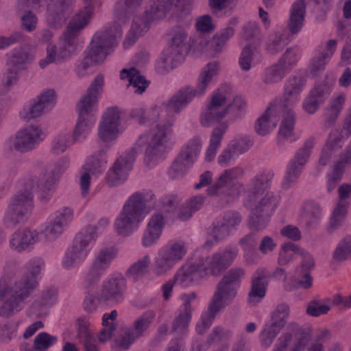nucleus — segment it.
I'll list each match as a JSON object with an SVG mask.
<instances>
[{
    "mask_svg": "<svg viewBox=\"0 0 351 351\" xmlns=\"http://www.w3.org/2000/svg\"><path fill=\"white\" fill-rule=\"evenodd\" d=\"M74 216L73 210L68 206H63L56 210L49 217L42 230L47 241H53L58 238L72 221Z\"/></svg>",
    "mask_w": 351,
    "mask_h": 351,
    "instance_id": "nucleus-21",
    "label": "nucleus"
},
{
    "mask_svg": "<svg viewBox=\"0 0 351 351\" xmlns=\"http://www.w3.org/2000/svg\"><path fill=\"white\" fill-rule=\"evenodd\" d=\"M151 265V257L145 254L128 268L126 275L128 278L136 281L146 274Z\"/></svg>",
    "mask_w": 351,
    "mask_h": 351,
    "instance_id": "nucleus-52",
    "label": "nucleus"
},
{
    "mask_svg": "<svg viewBox=\"0 0 351 351\" xmlns=\"http://www.w3.org/2000/svg\"><path fill=\"white\" fill-rule=\"evenodd\" d=\"M126 288L123 276L119 273L108 276L95 293H88L84 301V308L88 313L95 312L99 305L108 302L121 301Z\"/></svg>",
    "mask_w": 351,
    "mask_h": 351,
    "instance_id": "nucleus-10",
    "label": "nucleus"
},
{
    "mask_svg": "<svg viewBox=\"0 0 351 351\" xmlns=\"http://www.w3.org/2000/svg\"><path fill=\"white\" fill-rule=\"evenodd\" d=\"M288 44L287 30L283 26L277 27L269 35L266 50L271 54L280 52Z\"/></svg>",
    "mask_w": 351,
    "mask_h": 351,
    "instance_id": "nucleus-41",
    "label": "nucleus"
},
{
    "mask_svg": "<svg viewBox=\"0 0 351 351\" xmlns=\"http://www.w3.org/2000/svg\"><path fill=\"white\" fill-rule=\"evenodd\" d=\"M227 128L228 124L222 123L213 130L210 136L209 145L205 151L204 158L206 161H212L215 158Z\"/></svg>",
    "mask_w": 351,
    "mask_h": 351,
    "instance_id": "nucleus-43",
    "label": "nucleus"
},
{
    "mask_svg": "<svg viewBox=\"0 0 351 351\" xmlns=\"http://www.w3.org/2000/svg\"><path fill=\"white\" fill-rule=\"evenodd\" d=\"M242 173L243 169L239 167L225 170L207 189L208 194L210 196H219L226 202L237 198L244 188L239 183L234 184V181L240 178Z\"/></svg>",
    "mask_w": 351,
    "mask_h": 351,
    "instance_id": "nucleus-14",
    "label": "nucleus"
},
{
    "mask_svg": "<svg viewBox=\"0 0 351 351\" xmlns=\"http://www.w3.org/2000/svg\"><path fill=\"white\" fill-rule=\"evenodd\" d=\"M267 274V271L265 268H260L255 272L248 294V302L250 305H256L265 298L267 290L265 278Z\"/></svg>",
    "mask_w": 351,
    "mask_h": 351,
    "instance_id": "nucleus-34",
    "label": "nucleus"
},
{
    "mask_svg": "<svg viewBox=\"0 0 351 351\" xmlns=\"http://www.w3.org/2000/svg\"><path fill=\"white\" fill-rule=\"evenodd\" d=\"M155 317L156 313L154 311H145L134 321L132 327L129 328L130 331L138 339L146 335L154 323Z\"/></svg>",
    "mask_w": 351,
    "mask_h": 351,
    "instance_id": "nucleus-46",
    "label": "nucleus"
},
{
    "mask_svg": "<svg viewBox=\"0 0 351 351\" xmlns=\"http://www.w3.org/2000/svg\"><path fill=\"white\" fill-rule=\"evenodd\" d=\"M186 105L176 93L159 106L147 110L136 107L130 112V117L143 125L149 128L148 134L157 149L167 150L173 143L174 137V114L180 113Z\"/></svg>",
    "mask_w": 351,
    "mask_h": 351,
    "instance_id": "nucleus-1",
    "label": "nucleus"
},
{
    "mask_svg": "<svg viewBox=\"0 0 351 351\" xmlns=\"http://www.w3.org/2000/svg\"><path fill=\"white\" fill-rule=\"evenodd\" d=\"M293 107L282 108L281 123L278 132V140L279 143L285 141L293 142L298 138V135L295 132V114Z\"/></svg>",
    "mask_w": 351,
    "mask_h": 351,
    "instance_id": "nucleus-32",
    "label": "nucleus"
},
{
    "mask_svg": "<svg viewBox=\"0 0 351 351\" xmlns=\"http://www.w3.org/2000/svg\"><path fill=\"white\" fill-rule=\"evenodd\" d=\"M194 162L179 153L169 169L168 174L171 179H178L186 173Z\"/></svg>",
    "mask_w": 351,
    "mask_h": 351,
    "instance_id": "nucleus-53",
    "label": "nucleus"
},
{
    "mask_svg": "<svg viewBox=\"0 0 351 351\" xmlns=\"http://www.w3.org/2000/svg\"><path fill=\"white\" fill-rule=\"evenodd\" d=\"M96 121L77 117L73 127L71 138L73 143H84L91 134Z\"/></svg>",
    "mask_w": 351,
    "mask_h": 351,
    "instance_id": "nucleus-40",
    "label": "nucleus"
},
{
    "mask_svg": "<svg viewBox=\"0 0 351 351\" xmlns=\"http://www.w3.org/2000/svg\"><path fill=\"white\" fill-rule=\"evenodd\" d=\"M117 254L118 250L114 247L110 246L101 249L85 275L84 283L86 286H90L97 282L116 259Z\"/></svg>",
    "mask_w": 351,
    "mask_h": 351,
    "instance_id": "nucleus-22",
    "label": "nucleus"
},
{
    "mask_svg": "<svg viewBox=\"0 0 351 351\" xmlns=\"http://www.w3.org/2000/svg\"><path fill=\"white\" fill-rule=\"evenodd\" d=\"M97 239L96 228L86 226L75 237L62 258V265L64 269L75 268L87 258L90 249Z\"/></svg>",
    "mask_w": 351,
    "mask_h": 351,
    "instance_id": "nucleus-12",
    "label": "nucleus"
},
{
    "mask_svg": "<svg viewBox=\"0 0 351 351\" xmlns=\"http://www.w3.org/2000/svg\"><path fill=\"white\" fill-rule=\"evenodd\" d=\"M186 53L167 47L164 49L158 62V66L169 71L183 62Z\"/></svg>",
    "mask_w": 351,
    "mask_h": 351,
    "instance_id": "nucleus-39",
    "label": "nucleus"
},
{
    "mask_svg": "<svg viewBox=\"0 0 351 351\" xmlns=\"http://www.w3.org/2000/svg\"><path fill=\"white\" fill-rule=\"evenodd\" d=\"M209 276L202 259L194 262L187 261L176 271L173 284L182 288H188L201 284Z\"/></svg>",
    "mask_w": 351,
    "mask_h": 351,
    "instance_id": "nucleus-17",
    "label": "nucleus"
},
{
    "mask_svg": "<svg viewBox=\"0 0 351 351\" xmlns=\"http://www.w3.org/2000/svg\"><path fill=\"white\" fill-rule=\"evenodd\" d=\"M228 94L222 89L215 90L208 97L199 114V122L209 127L215 122L221 121L229 112Z\"/></svg>",
    "mask_w": 351,
    "mask_h": 351,
    "instance_id": "nucleus-15",
    "label": "nucleus"
},
{
    "mask_svg": "<svg viewBox=\"0 0 351 351\" xmlns=\"http://www.w3.org/2000/svg\"><path fill=\"white\" fill-rule=\"evenodd\" d=\"M306 14L305 0H295L289 10L287 28L290 34H298L303 29Z\"/></svg>",
    "mask_w": 351,
    "mask_h": 351,
    "instance_id": "nucleus-29",
    "label": "nucleus"
},
{
    "mask_svg": "<svg viewBox=\"0 0 351 351\" xmlns=\"http://www.w3.org/2000/svg\"><path fill=\"white\" fill-rule=\"evenodd\" d=\"M7 56V65L20 70L25 69L26 64L33 61L36 57L35 53H33V47L29 44L13 49Z\"/></svg>",
    "mask_w": 351,
    "mask_h": 351,
    "instance_id": "nucleus-33",
    "label": "nucleus"
},
{
    "mask_svg": "<svg viewBox=\"0 0 351 351\" xmlns=\"http://www.w3.org/2000/svg\"><path fill=\"white\" fill-rule=\"evenodd\" d=\"M260 53L256 47L252 45L245 46L239 58L238 63L240 69L249 71L253 66L259 63Z\"/></svg>",
    "mask_w": 351,
    "mask_h": 351,
    "instance_id": "nucleus-49",
    "label": "nucleus"
},
{
    "mask_svg": "<svg viewBox=\"0 0 351 351\" xmlns=\"http://www.w3.org/2000/svg\"><path fill=\"white\" fill-rule=\"evenodd\" d=\"M44 269V261L34 257L25 264V274L22 277L0 281L1 315L10 316L24 308L26 298L37 286L38 278Z\"/></svg>",
    "mask_w": 351,
    "mask_h": 351,
    "instance_id": "nucleus-2",
    "label": "nucleus"
},
{
    "mask_svg": "<svg viewBox=\"0 0 351 351\" xmlns=\"http://www.w3.org/2000/svg\"><path fill=\"white\" fill-rule=\"evenodd\" d=\"M202 141L198 136L189 140L182 147L180 154L187 158L194 163L197 161L201 152Z\"/></svg>",
    "mask_w": 351,
    "mask_h": 351,
    "instance_id": "nucleus-58",
    "label": "nucleus"
},
{
    "mask_svg": "<svg viewBox=\"0 0 351 351\" xmlns=\"http://www.w3.org/2000/svg\"><path fill=\"white\" fill-rule=\"evenodd\" d=\"M245 276V270L241 267L232 268L223 276L210 302L208 312L202 315L196 324L198 334H204L211 326L215 315L232 302Z\"/></svg>",
    "mask_w": 351,
    "mask_h": 351,
    "instance_id": "nucleus-8",
    "label": "nucleus"
},
{
    "mask_svg": "<svg viewBox=\"0 0 351 351\" xmlns=\"http://www.w3.org/2000/svg\"><path fill=\"white\" fill-rule=\"evenodd\" d=\"M348 209V204L342 201L339 202L335 206L328 226L330 232H332L341 227L346 218Z\"/></svg>",
    "mask_w": 351,
    "mask_h": 351,
    "instance_id": "nucleus-57",
    "label": "nucleus"
},
{
    "mask_svg": "<svg viewBox=\"0 0 351 351\" xmlns=\"http://www.w3.org/2000/svg\"><path fill=\"white\" fill-rule=\"evenodd\" d=\"M95 0H84V7L80 10L70 21L64 34L77 44V35L90 22L94 14Z\"/></svg>",
    "mask_w": 351,
    "mask_h": 351,
    "instance_id": "nucleus-27",
    "label": "nucleus"
},
{
    "mask_svg": "<svg viewBox=\"0 0 351 351\" xmlns=\"http://www.w3.org/2000/svg\"><path fill=\"white\" fill-rule=\"evenodd\" d=\"M123 131L124 128H117L99 121L97 126V137L99 141L106 145H112Z\"/></svg>",
    "mask_w": 351,
    "mask_h": 351,
    "instance_id": "nucleus-50",
    "label": "nucleus"
},
{
    "mask_svg": "<svg viewBox=\"0 0 351 351\" xmlns=\"http://www.w3.org/2000/svg\"><path fill=\"white\" fill-rule=\"evenodd\" d=\"M346 99V95L343 93L335 94L330 99L324 112V121L326 125H330L334 123L343 108Z\"/></svg>",
    "mask_w": 351,
    "mask_h": 351,
    "instance_id": "nucleus-42",
    "label": "nucleus"
},
{
    "mask_svg": "<svg viewBox=\"0 0 351 351\" xmlns=\"http://www.w3.org/2000/svg\"><path fill=\"white\" fill-rule=\"evenodd\" d=\"M270 175L267 172L258 173L251 180L248 186L246 207L252 210L249 227L254 230L265 228L266 217L272 214L279 204V197L271 191H267Z\"/></svg>",
    "mask_w": 351,
    "mask_h": 351,
    "instance_id": "nucleus-5",
    "label": "nucleus"
},
{
    "mask_svg": "<svg viewBox=\"0 0 351 351\" xmlns=\"http://www.w3.org/2000/svg\"><path fill=\"white\" fill-rule=\"evenodd\" d=\"M315 144V138H308L306 141L304 145L296 152L294 158L290 161V162L294 163V165L303 169L308 160L311 149L314 147Z\"/></svg>",
    "mask_w": 351,
    "mask_h": 351,
    "instance_id": "nucleus-59",
    "label": "nucleus"
},
{
    "mask_svg": "<svg viewBox=\"0 0 351 351\" xmlns=\"http://www.w3.org/2000/svg\"><path fill=\"white\" fill-rule=\"evenodd\" d=\"M239 22L238 18H231L226 27L221 29L213 36L210 45L212 56H216L223 51L227 42L234 35Z\"/></svg>",
    "mask_w": 351,
    "mask_h": 351,
    "instance_id": "nucleus-31",
    "label": "nucleus"
},
{
    "mask_svg": "<svg viewBox=\"0 0 351 351\" xmlns=\"http://www.w3.org/2000/svg\"><path fill=\"white\" fill-rule=\"evenodd\" d=\"M46 136L42 126L31 124L18 130L8 140L7 144L19 152L26 153L34 149Z\"/></svg>",
    "mask_w": 351,
    "mask_h": 351,
    "instance_id": "nucleus-16",
    "label": "nucleus"
},
{
    "mask_svg": "<svg viewBox=\"0 0 351 351\" xmlns=\"http://www.w3.org/2000/svg\"><path fill=\"white\" fill-rule=\"evenodd\" d=\"M42 230L22 228L14 232L9 237V248L16 253L29 252L40 241Z\"/></svg>",
    "mask_w": 351,
    "mask_h": 351,
    "instance_id": "nucleus-24",
    "label": "nucleus"
},
{
    "mask_svg": "<svg viewBox=\"0 0 351 351\" xmlns=\"http://www.w3.org/2000/svg\"><path fill=\"white\" fill-rule=\"evenodd\" d=\"M77 44L63 34L58 45L49 43L45 48L46 56L39 60L41 69H45L51 64H60L70 58L76 51Z\"/></svg>",
    "mask_w": 351,
    "mask_h": 351,
    "instance_id": "nucleus-18",
    "label": "nucleus"
},
{
    "mask_svg": "<svg viewBox=\"0 0 351 351\" xmlns=\"http://www.w3.org/2000/svg\"><path fill=\"white\" fill-rule=\"evenodd\" d=\"M143 0H117L112 16L118 25L108 27L97 32L93 36L90 45L85 51L86 56L95 65L102 64L117 45V37L121 34L120 25L128 21L130 14L135 13L141 5Z\"/></svg>",
    "mask_w": 351,
    "mask_h": 351,
    "instance_id": "nucleus-3",
    "label": "nucleus"
},
{
    "mask_svg": "<svg viewBox=\"0 0 351 351\" xmlns=\"http://www.w3.org/2000/svg\"><path fill=\"white\" fill-rule=\"evenodd\" d=\"M287 108V104L282 105L279 99L271 102L265 112L255 121L254 125L255 132L261 136L271 134L277 126L282 108Z\"/></svg>",
    "mask_w": 351,
    "mask_h": 351,
    "instance_id": "nucleus-23",
    "label": "nucleus"
},
{
    "mask_svg": "<svg viewBox=\"0 0 351 351\" xmlns=\"http://www.w3.org/2000/svg\"><path fill=\"white\" fill-rule=\"evenodd\" d=\"M336 261H344L351 257V235L348 234L339 241L332 253Z\"/></svg>",
    "mask_w": 351,
    "mask_h": 351,
    "instance_id": "nucleus-63",
    "label": "nucleus"
},
{
    "mask_svg": "<svg viewBox=\"0 0 351 351\" xmlns=\"http://www.w3.org/2000/svg\"><path fill=\"white\" fill-rule=\"evenodd\" d=\"M120 79L128 83V87H132L138 94L143 93L148 86V82L134 67L123 69L120 72Z\"/></svg>",
    "mask_w": 351,
    "mask_h": 351,
    "instance_id": "nucleus-38",
    "label": "nucleus"
},
{
    "mask_svg": "<svg viewBox=\"0 0 351 351\" xmlns=\"http://www.w3.org/2000/svg\"><path fill=\"white\" fill-rule=\"evenodd\" d=\"M154 196L151 192H137L130 196L114 221V232L127 237L138 231L154 206Z\"/></svg>",
    "mask_w": 351,
    "mask_h": 351,
    "instance_id": "nucleus-7",
    "label": "nucleus"
},
{
    "mask_svg": "<svg viewBox=\"0 0 351 351\" xmlns=\"http://www.w3.org/2000/svg\"><path fill=\"white\" fill-rule=\"evenodd\" d=\"M98 101L86 95L82 97L76 106L77 117L97 121Z\"/></svg>",
    "mask_w": 351,
    "mask_h": 351,
    "instance_id": "nucleus-48",
    "label": "nucleus"
},
{
    "mask_svg": "<svg viewBox=\"0 0 351 351\" xmlns=\"http://www.w3.org/2000/svg\"><path fill=\"white\" fill-rule=\"evenodd\" d=\"M238 255L236 247L229 246L203 258L209 275L217 276L230 266Z\"/></svg>",
    "mask_w": 351,
    "mask_h": 351,
    "instance_id": "nucleus-25",
    "label": "nucleus"
},
{
    "mask_svg": "<svg viewBox=\"0 0 351 351\" xmlns=\"http://www.w3.org/2000/svg\"><path fill=\"white\" fill-rule=\"evenodd\" d=\"M57 301V291L51 288L43 293L40 300L31 305L28 309V313L31 315H35V308L40 307V310L36 312L37 315H41L45 313L46 310L51 306Z\"/></svg>",
    "mask_w": 351,
    "mask_h": 351,
    "instance_id": "nucleus-51",
    "label": "nucleus"
},
{
    "mask_svg": "<svg viewBox=\"0 0 351 351\" xmlns=\"http://www.w3.org/2000/svg\"><path fill=\"white\" fill-rule=\"evenodd\" d=\"M142 152H145V165L152 168L164 160L166 151L157 149L148 134H141L133 147L121 154L109 168L105 176L106 184L115 187L123 184L132 169L136 156Z\"/></svg>",
    "mask_w": 351,
    "mask_h": 351,
    "instance_id": "nucleus-4",
    "label": "nucleus"
},
{
    "mask_svg": "<svg viewBox=\"0 0 351 351\" xmlns=\"http://www.w3.org/2000/svg\"><path fill=\"white\" fill-rule=\"evenodd\" d=\"M176 198L167 196L156 202L152 207H156L160 212H155L148 219L141 237V245L144 247H150L156 245L162 235L167 224L164 213L172 212L176 205Z\"/></svg>",
    "mask_w": 351,
    "mask_h": 351,
    "instance_id": "nucleus-11",
    "label": "nucleus"
},
{
    "mask_svg": "<svg viewBox=\"0 0 351 351\" xmlns=\"http://www.w3.org/2000/svg\"><path fill=\"white\" fill-rule=\"evenodd\" d=\"M287 73L278 64L271 65L263 71L261 75L263 83L272 85L280 82Z\"/></svg>",
    "mask_w": 351,
    "mask_h": 351,
    "instance_id": "nucleus-56",
    "label": "nucleus"
},
{
    "mask_svg": "<svg viewBox=\"0 0 351 351\" xmlns=\"http://www.w3.org/2000/svg\"><path fill=\"white\" fill-rule=\"evenodd\" d=\"M298 217L300 222L308 227L317 225L323 217L321 206L314 201L308 200L302 204Z\"/></svg>",
    "mask_w": 351,
    "mask_h": 351,
    "instance_id": "nucleus-36",
    "label": "nucleus"
},
{
    "mask_svg": "<svg viewBox=\"0 0 351 351\" xmlns=\"http://www.w3.org/2000/svg\"><path fill=\"white\" fill-rule=\"evenodd\" d=\"M221 71V64L218 61H211L204 65L197 77L196 85L199 92L204 94L217 82Z\"/></svg>",
    "mask_w": 351,
    "mask_h": 351,
    "instance_id": "nucleus-30",
    "label": "nucleus"
},
{
    "mask_svg": "<svg viewBox=\"0 0 351 351\" xmlns=\"http://www.w3.org/2000/svg\"><path fill=\"white\" fill-rule=\"evenodd\" d=\"M193 0H152L145 12L146 21L137 17L133 20L131 29L125 38L123 46L128 48L149 29L150 22L169 17L178 21L182 20L189 14L186 6Z\"/></svg>",
    "mask_w": 351,
    "mask_h": 351,
    "instance_id": "nucleus-6",
    "label": "nucleus"
},
{
    "mask_svg": "<svg viewBox=\"0 0 351 351\" xmlns=\"http://www.w3.org/2000/svg\"><path fill=\"white\" fill-rule=\"evenodd\" d=\"M300 58L299 50L295 47H289L278 61V64L288 73Z\"/></svg>",
    "mask_w": 351,
    "mask_h": 351,
    "instance_id": "nucleus-61",
    "label": "nucleus"
},
{
    "mask_svg": "<svg viewBox=\"0 0 351 351\" xmlns=\"http://www.w3.org/2000/svg\"><path fill=\"white\" fill-rule=\"evenodd\" d=\"M136 339L130 330L127 329L123 334L116 336L111 341V348L115 351H126Z\"/></svg>",
    "mask_w": 351,
    "mask_h": 351,
    "instance_id": "nucleus-64",
    "label": "nucleus"
},
{
    "mask_svg": "<svg viewBox=\"0 0 351 351\" xmlns=\"http://www.w3.org/2000/svg\"><path fill=\"white\" fill-rule=\"evenodd\" d=\"M287 331L278 339L274 351H303L311 338L310 330L303 329L295 323H291Z\"/></svg>",
    "mask_w": 351,
    "mask_h": 351,
    "instance_id": "nucleus-19",
    "label": "nucleus"
},
{
    "mask_svg": "<svg viewBox=\"0 0 351 351\" xmlns=\"http://www.w3.org/2000/svg\"><path fill=\"white\" fill-rule=\"evenodd\" d=\"M241 221V217L238 213H232L226 219V222L220 226L215 228L213 234L217 239H222L229 235Z\"/></svg>",
    "mask_w": 351,
    "mask_h": 351,
    "instance_id": "nucleus-55",
    "label": "nucleus"
},
{
    "mask_svg": "<svg viewBox=\"0 0 351 351\" xmlns=\"http://www.w3.org/2000/svg\"><path fill=\"white\" fill-rule=\"evenodd\" d=\"M335 305L334 297L322 301H313L308 305L306 312L311 316L317 317L326 314Z\"/></svg>",
    "mask_w": 351,
    "mask_h": 351,
    "instance_id": "nucleus-62",
    "label": "nucleus"
},
{
    "mask_svg": "<svg viewBox=\"0 0 351 351\" xmlns=\"http://www.w3.org/2000/svg\"><path fill=\"white\" fill-rule=\"evenodd\" d=\"M191 23V19H186L184 25L174 27L171 32L169 47L186 53L189 42V29Z\"/></svg>",
    "mask_w": 351,
    "mask_h": 351,
    "instance_id": "nucleus-37",
    "label": "nucleus"
},
{
    "mask_svg": "<svg viewBox=\"0 0 351 351\" xmlns=\"http://www.w3.org/2000/svg\"><path fill=\"white\" fill-rule=\"evenodd\" d=\"M205 53L212 56L208 38L200 34H195L189 38L186 55L199 56ZM213 57H214L213 56Z\"/></svg>",
    "mask_w": 351,
    "mask_h": 351,
    "instance_id": "nucleus-47",
    "label": "nucleus"
},
{
    "mask_svg": "<svg viewBox=\"0 0 351 351\" xmlns=\"http://www.w3.org/2000/svg\"><path fill=\"white\" fill-rule=\"evenodd\" d=\"M107 162L104 152H96L86 158L81 169L86 170L93 177L97 178L106 169Z\"/></svg>",
    "mask_w": 351,
    "mask_h": 351,
    "instance_id": "nucleus-45",
    "label": "nucleus"
},
{
    "mask_svg": "<svg viewBox=\"0 0 351 351\" xmlns=\"http://www.w3.org/2000/svg\"><path fill=\"white\" fill-rule=\"evenodd\" d=\"M43 0H19V9L26 8L36 10L40 6ZM63 0H50L46 12L47 23L51 27H60L65 22L67 13L66 6L62 3Z\"/></svg>",
    "mask_w": 351,
    "mask_h": 351,
    "instance_id": "nucleus-20",
    "label": "nucleus"
},
{
    "mask_svg": "<svg viewBox=\"0 0 351 351\" xmlns=\"http://www.w3.org/2000/svg\"><path fill=\"white\" fill-rule=\"evenodd\" d=\"M306 84L305 78L302 75H295L290 77L285 86V98L283 101L279 100L281 104H287L288 107H294L300 100V94Z\"/></svg>",
    "mask_w": 351,
    "mask_h": 351,
    "instance_id": "nucleus-35",
    "label": "nucleus"
},
{
    "mask_svg": "<svg viewBox=\"0 0 351 351\" xmlns=\"http://www.w3.org/2000/svg\"><path fill=\"white\" fill-rule=\"evenodd\" d=\"M30 178L36 179V190L39 189V198L42 201H47L51 198L59 180V177L51 171L44 174L40 182L36 177H31Z\"/></svg>",
    "mask_w": 351,
    "mask_h": 351,
    "instance_id": "nucleus-44",
    "label": "nucleus"
},
{
    "mask_svg": "<svg viewBox=\"0 0 351 351\" xmlns=\"http://www.w3.org/2000/svg\"><path fill=\"white\" fill-rule=\"evenodd\" d=\"M37 180L27 178L23 187L9 202L3 218L7 227L25 223L30 217L34 209L33 191H36Z\"/></svg>",
    "mask_w": 351,
    "mask_h": 351,
    "instance_id": "nucleus-9",
    "label": "nucleus"
},
{
    "mask_svg": "<svg viewBox=\"0 0 351 351\" xmlns=\"http://www.w3.org/2000/svg\"><path fill=\"white\" fill-rule=\"evenodd\" d=\"M42 112L45 114L51 111L57 101V95L54 90H43L35 100Z\"/></svg>",
    "mask_w": 351,
    "mask_h": 351,
    "instance_id": "nucleus-60",
    "label": "nucleus"
},
{
    "mask_svg": "<svg viewBox=\"0 0 351 351\" xmlns=\"http://www.w3.org/2000/svg\"><path fill=\"white\" fill-rule=\"evenodd\" d=\"M289 314V308L287 305L282 304L277 307L274 312L271 319L266 323L260 338L261 343L265 347H269L284 326L285 320Z\"/></svg>",
    "mask_w": 351,
    "mask_h": 351,
    "instance_id": "nucleus-26",
    "label": "nucleus"
},
{
    "mask_svg": "<svg viewBox=\"0 0 351 351\" xmlns=\"http://www.w3.org/2000/svg\"><path fill=\"white\" fill-rule=\"evenodd\" d=\"M186 245L181 241L167 243L160 247L154 259L153 274L157 277L166 276L187 253Z\"/></svg>",
    "mask_w": 351,
    "mask_h": 351,
    "instance_id": "nucleus-13",
    "label": "nucleus"
},
{
    "mask_svg": "<svg viewBox=\"0 0 351 351\" xmlns=\"http://www.w3.org/2000/svg\"><path fill=\"white\" fill-rule=\"evenodd\" d=\"M302 252V247L298 245L287 242L284 243L279 251L278 263L280 265H285L293 261L297 255Z\"/></svg>",
    "mask_w": 351,
    "mask_h": 351,
    "instance_id": "nucleus-54",
    "label": "nucleus"
},
{
    "mask_svg": "<svg viewBox=\"0 0 351 351\" xmlns=\"http://www.w3.org/2000/svg\"><path fill=\"white\" fill-rule=\"evenodd\" d=\"M351 165V141L346 150L341 153L337 160L330 168L326 175V186L328 193H332L342 180L346 166Z\"/></svg>",
    "mask_w": 351,
    "mask_h": 351,
    "instance_id": "nucleus-28",
    "label": "nucleus"
}]
</instances>
